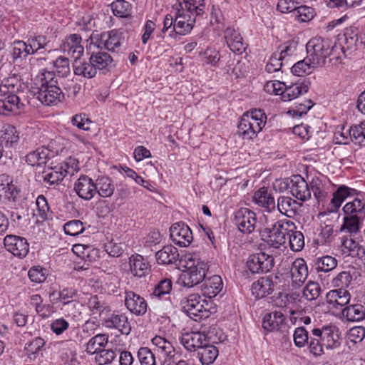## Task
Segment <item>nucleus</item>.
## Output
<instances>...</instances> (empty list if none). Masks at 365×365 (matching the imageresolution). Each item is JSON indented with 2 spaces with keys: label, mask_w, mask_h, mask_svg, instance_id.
I'll use <instances>...</instances> for the list:
<instances>
[{
  "label": "nucleus",
  "mask_w": 365,
  "mask_h": 365,
  "mask_svg": "<svg viewBox=\"0 0 365 365\" xmlns=\"http://www.w3.org/2000/svg\"><path fill=\"white\" fill-rule=\"evenodd\" d=\"M20 77L11 73L0 83V115L16 114L24 108L22 101L24 91Z\"/></svg>",
  "instance_id": "f257e3e1"
},
{
  "label": "nucleus",
  "mask_w": 365,
  "mask_h": 365,
  "mask_svg": "<svg viewBox=\"0 0 365 365\" xmlns=\"http://www.w3.org/2000/svg\"><path fill=\"white\" fill-rule=\"evenodd\" d=\"M180 264L185 268L182 274L184 286L192 287L205 279L208 269L207 264L201 260L197 254H185L180 259Z\"/></svg>",
  "instance_id": "f03ea898"
},
{
  "label": "nucleus",
  "mask_w": 365,
  "mask_h": 365,
  "mask_svg": "<svg viewBox=\"0 0 365 365\" xmlns=\"http://www.w3.org/2000/svg\"><path fill=\"white\" fill-rule=\"evenodd\" d=\"M307 58L313 66L317 67L322 66L326 63L328 56L334 52L341 51L344 52V47L334 44L331 45L329 39L322 38L321 37H314L311 38L306 45Z\"/></svg>",
  "instance_id": "7ed1b4c3"
},
{
  "label": "nucleus",
  "mask_w": 365,
  "mask_h": 365,
  "mask_svg": "<svg viewBox=\"0 0 365 365\" xmlns=\"http://www.w3.org/2000/svg\"><path fill=\"white\" fill-rule=\"evenodd\" d=\"M267 123V115L260 109L244 113L238 124V131L244 138L252 139L261 132Z\"/></svg>",
  "instance_id": "20e7f679"
},
{
  "label": "nucleus",
  "mask_w": 365,
  "mask_h": 365,
  "mask_svg": "<svg viewBox=\"0 0 365 365\" xmlns=\"http://www.w3.org/2000/svg\"><path fill=\"white\" fill-rule=\"evenodd\" d=\"M295 229V224L291 220L277 221L272 225V227H266L264 230V232L267 234L268 245L274 248H279L285 244L286 236Z\"/></svg>",
  "instance_id": "39448f33"
},
{
  "label": "nucleus",
  "mask_w": 365,
  "mask_h": 365,
  "mask_svg": "<svg viewBox=\"0 0 365 365\" xmlns=\"http://www.w3.org/2000/svg\"><path fill=\"white\" fill-rule=\"evenodd\" d=\"M210 303L197 294H192L182 302V309L195 321L209 317Z\"/></svg>",
  "instance_id": "423d86ee"
},
{
  "label": "nucleus",
  "mask_w": 365,
  "mask_h": 365,
  "mask_svg": "<svg viewBox=\"0 0 365 365\" xmlns=\"http://www.w3.org/2000/svg\"><path fill=\"white\" fill-rule=\"evenodd\" d=\"M88 49L91 52V62L98 70L110 69L113 66V58L105 51H102L101 42L98 41V34L93 33L89 40Z\"/></svg>",
  "instance_id": "0eeeda50"
},
{
  "label": "nucleus",
  "mask_w": 365,
  "mask_h": 365,
  "mask_svg": "<svg viewBox=\"0 0 365 365\" xmlns=\"http://www.w3.org/2000/svg\"><path fill=\"white\" fill-rule=\"evenodd\" d=\"M25 197L13 178L7 174L0 175V202L21 204Z\"/></svg>",
  "instance_id": "6e6552de"
},
{
  "label": "nucleus",
  "mask_w": 365,
  "mask_h": 365,
  "mask_svg": "<svg viewBox=\"0 0 365 365\" xmlns=\"http://www.w3.org/2000/svg\"><path fill=\"white\" fill-rule=\"evenodd\" d=\"M175 23L173 30L169 33L170 37H175L176 35H186L189 34L195 25L196 17L193 14L186 13L176 7Z\"/></svg>",
  "instance_id": "1a4fd4ad"
},
{
  "label": "nucleus",
  "mask_w": 365,
  "mask_h": 365,
  "mask_svg": "<svg viewBox=\"0 0 365 365\" xmlns=\"http://www.w3.org/2000/svg\"><path fill=\"white\" fill-rule=\"evenodd\" d=\"M312 334L314 336L319 338L327 349H336L340 345L339 331L336 326L329 324L322 328H314Z\"/></svg>",
  "instance_id": "9d476101"
},
{
  "label": "nucleus",
  "mask_w": 365,
  "mask_h": 365,
  "mask_svg": "<svg viewBox=\"0 0 365 365\" xmlns=\"http://www.w3.org/2000/svg\"><path fill=\"white\" fill-rule=\"evenodd\" d=\"M235 220L239 230L243 233L250 234L258 227L256 214L246 207L236 212Z\"/></svg>",
  "instance_id": "9b49d317"
},
{
  "label": "nucleus",
  "mask_w": 365,
  "mask_h": 365,
  "mask_svg": "<svg viewBox=\"0 0 365 365\" xmlns=\"http://www.w3.org/2000/svg\"><path fill=\"white\" fill-rule=\"evenodd\" d=\"M274 262L272 256L264 252H259L250 257L247 265L252 273H262L269 272L274 266Z\"/></svg>",
  "instance_id": "f8f14e48"
},
{
  "label": "nucleus",
  "mask_w": 365,
  "mask_h": 365,
  "mask_svg": "<svg viewBox=\"0 0 365 365\" xmlns=\"http://www.w3.org/2000/svg\"><path fill=\"white\" fill-rule=\"evenodd\" d=\"M172 241L180 247H187L192 241V233L190 227L184 222L173 224L170 229Z\"/></svg>",
  "instance_id": "ddd939ff"
},
{
  "label": "nucleus",
  "mask_w": 365,
  "mask_h": 365,
  "mask_svg": "<svg viewBox=\"0 0 365 365\" xmlns=\"http://www.w3.org/2000/svg\"><path fill=\"white\" fill-rule=\"evenodd\" d=\"M6 249L14 256L19 258L26 257L29 251V245L27 240L16 235H6L4 240Z\"/></svg>",
  "instance_id": "4468645a"
},
{
  "label": "nucleus",
  "mask_w": 365,
  "mask_h": 365,
  "mask_svg": "<svg viewBox=\"0 0 365 365\" xmlns=\"http://www.w3.org/2000/svg\"><path fill=\"white\" fill-rule=\"evenodd\" d=\"M350 298V294L346 289H336L327 294L326 302L330 310L343 312V307L349 302Z\"/></svg>",
  "instance_id": "2eb2a0df"
},
{
  "label": "nucleus",
  "mask_w": 365,
  "mask_h": 365,
  "mask_svg": "<svg viewBox=\"0 0 365 365\" xmlns=\"http://www.w3.org/2000/svg\"><path fill=\"white\" fill-rule=\"evenodd\" d=\"M34 96L43 105L47 106L56 105L63 98L62 91L58 86L36 90Z\"/></svg>",
  "instance_id": "dca6fc26"
},
{
  "label": "nucleus",
  "mask_w": 365,
  "mask_h": 365,
  "mask_svg": "<svg viewBox=\"0 0 365 365\" xmlns=\"http://www.w3.org/2000/svg\"><path fill=\"white\" fill-rule=\"evenodd\" d=\"M125 305L136 316H143L147 312L148 304L145 299L133 291L125 292Z\"/></svg>",
  "instance_id": "f3484780"
},
{
  "label": "nucleus",
  "mask_w": 365,
  "mask_h": 365,
  "mask_svg": "<svg viewBox=\"0 0 365 365\" xmlns=\"http://www.w3.org/2000/svg\"><path fill=\"white\" fill-rule=\"evenodd\" d=\"M61 50L75 60L80 58L84 52V48L81 45V37L78 34L69 35L63 41Z\"/></svg>",
  "instance_id": "a211bd4d"
},
{
  "label": "nucleus",
  "mask_w": 365,
  "mask_h": 365,
  "mask_svg": "<svg viewBox=\"0 0 365 365\" xmlns=\"http://www.w3.org/2000/svg\"><path fill=\"white\" fill-rule=\"evenodd\" d=\"M224 38L227 46L236 54H242L246 49L241 34L234 27L228 26L224 31Z\"/></svg>",
  "instance_id": "6ab92c4d"
},
{
  "label": "nucleus",
  "mask_w": 365,
  "mask_h": 365,
  "mask_svg": "<svg viewBox=\"0 0 365 365\" xmlns=\"http://www.w3.org/2000/svg\"><path fill=\"white\" fill-rule=\"evenodd\" d=\"M76 194L86 200H89L96 193V187L93 180L86 175H81L74 184Z\"/></svg>",
  "instance_id": "aec40b11"
},
{
  "label": "nucleus",
  "mask_w": 365,
  "mask_h": 365,
  "mask_svg": "<svg viewBox=\"0 0 365 365\" xmlns=\"http://www.w3.org/2000/svg\"><path fill=\"white\" fill-rule=\"evenodd\" d=\"M290 277L292 284L300 287L308 277V268L306 262L302 258L296 259L290 268Z\"/></svg>",
  "instance_id": "412c9836"
},
{
  "label": "nucleus",
  "mask_w": 365,
  "mask_h": 365,
  "mask_svg": "<svg viewBox=\"0 0 365 365\" xmlns=\"http://www.w3.org/2000/svg\"><path fill=\"white\" fill-rule=\"evenodd\" d=\"M207 341L206 335L201 331L186 332L181 336L180 341L188 351L198 350Z\"/></svg>",
  "instance_id": "4be33fe9"
},
{
  "label": "nucleus",
  "mask_w": 365,
  "mask_h": 365,
  "mask_svg": "<svg viewBox=\"0 0 365 365\" xmlns=\"http://www.w3.org/2000/svg\"><path fill=\"white\" fill-rule=\"evenodd\" d=\"M310 190L318 202L324 201L328 196L331 182L324 177H314L310 183Z\"/></svg>",
  "instance_id": "5701e85b"
},
{
  "label": "nucleus",
  "mask_w": 365,
  "mask_h": 365,
  "mask_svg": "<svg viewBox=\"0 0 365 365\" xmlns=\"http://www.w3.org/2000/svg\"><path fill=\"white\" fill-rule=\"evenodd\" d=\"M292 195L297 199L306 201L311 197V190L308 183L300 175H294L292 179Z\"/></svg>",
  "instance_id": "b1692460"
},
{
  "label": "nucleus",
  "mask_w": 365,
  "mask_h": 365,
  "mask_svg": "<svg viewBox=\"0 0 365 365\" xmlns=\"http://www.w3.org/2000/svg\"><path fill=\"white\" fill-rule=\"evenodd\" d=\"M344 215L365 217V197L358 194L349 200L343 207Z\"/></svg>",
  "instance_id": "393cba45"
},
{
  "label": "nucleus",
  "mask_w": 365,
  "mask_h": 365,
  "mask_svg": "<svg viewBox=\"0 0 365 365\" xmlns=\"http://www.w3.org/2000/svg\"><path fill=\"white\" fill-rule=\"evenodd\" d=\"M174 6L195 16H202L205 10V0H178Z\"/></svg>",
  "instance_id": "a878e982"
},
{
  "label": "nucleus",
  "mask_w": 365,
  "mask_h": 365,
  "mask_svg": "<svg viewBox=\"0 0 365 365\" xmlns=\"http://www.w3.org/2000/svg\"><path fill=\"white\" fill-rule=\"evenodd\" d=\"M131 273L137 277L148 274L150 270L148 262L140 255H133L129 258Z\"/></svg>",
  "instance_id": "bb28decb"
},
{
  "label": "nucleus",
  "mask_w": 365,
  "mask_h": 365,
  "mask_svg": "<svg viewBox=\"0 0 365 365\" xmlns=\"http://www.w3.org/2000/svg\"><path fill=\"white\" fill-rule=\"evenodd\" d=\"M179 256L178 249L173 245L164 246L155 253L158 263L164 265L175 264L179 259Z\"/></svg>",
  "instance_id": "cd10ccee"
},
{
  "label": "nucleus",
  "mask_w": 365,
  "mask_h": 365,
  "mask_svg": "<svg viewBox=\"0 0 365 365\" xmlns=\"http://www.w3.org/2000/svg\"><path fill=\"white\" fill-rule=\"evenodd\" d=\"M73 68L75 75L86 78H92L96 76L98 71L95 64L91 62V58L88 61L76 58L74 61Z\"/></svg>",
  "instance_id": "c85d7f7f"
},
{
  "label": "nucleus",
  "mask_w": 365,
  "mask_h": 365,
  "mask_svg": "<svg viewBox=\"0 0 365 365\" xmlns=\"http://www.w3.org/2000/svg\"><path fill=\"white\" fill-rule=\"evenodd\" d=\"M26 42L32 55L42 53L43 50L50 48L51 38L49 36L43 34H34L30 36Z\"/></svg>",
  "instance_id": "c756f323"
},
{
  "label": "nucleus",
  "mask_w": 365,
  "mask_h": 365,
  "mask_svg": "<svg viewBox=\"0 0 365 365\" xmlns=\"http://www.w3.org/2000/svg\"><path fill=\"white\" fill-rule=\"evenodd\" d=\"M104 325L107 328L117 329L123 334H128L131 330L128 317L124 314H112L105 320Z\"/></svg>",
  "instance_id": "7c9ffc66"
},
{
  "label": "nucleus",
  "mask_w": 365,
  "mask_h": 365,
  "mask_svg": "<svg viewBox=\"0 0 365 365\" xmlns=\"http://www.w3.org/2000/svg\"><path fill=\"white\" fill-rule=\"evenodd\" d=\"M223 283L221 277L213 275L206 279L202 284V292L205 297L210 299L217 296L222 289Z\"/></svg>",
  "instance_id": "2f4dec72"
},
{
  "label": "nucleus",
  "mask_w": 365,
  "mask_h": 365,
  "mask_svg": "<svg viewBox=\"0 0 365 365\" xmlns=\"http://www.w3.org/2000/svg\"><path fill=\"white\" fill-rule=\"evenodd\" d=\"M299 206L300 204L292 198L282 196L277 200V210L276 211L288 217H292L296 215Z\"/></svg>",
  "instance_id": "473e14b6"
},
{
  "label": "nucleus",
  "mask_w": 365,
  "mask_h": 365,
  "mask_svg": "<svg viewBox=\"0 0 365 365\" xmlns=\"http://www.w3.org/2000/svg\"><path fill=\"white\" fill-rule=\"evenodd\" d=\"M10 54L14 61H22L32 55L26 41L15 40L10 46Z\"/></svg>",
  "instance_id": "72a5a7b5"
},
{
  "label": "nucleus",
  "mask_w": 365,
  "mask_h": 365,
  "mask_svg": "<svg viewBox=\"0 0 365 365\" xmlns=\"http://www.w3.org/2000/svg\"><path fill=\"white\" fill-rule=\"evenodd\" d=\"M356 192L355 189L345 185L339 186L333 193V197L331 200V208L337 210L346 200L354 197Z\"/></svg>",
  "instance_id": "f704fd0d"
},
{
  "label": "nucleus",
  "mask_w": 365,
  "mask_h": 365,
  "mask_svg": "<svg viewBox=\"0 0 365 365\" xmlns=\"http://www.w3.org/2000/svg\"><path fill=\"white\" fill-rule=\"evenodd\" d=\"M308 89V85L305 83H296L290 86H286L284 83L281 97L282 100L284 101H292L307 93Z\"/></svg>",
  "instance_id": "c9c22d12"
},
{
  "label": "nucleus",
  "mask_w": 365,
  "mask_h": 365,
  "mask_svg": "<svg viewBox=\"0 0 365 365\" xmlns=\"http://www.w3.org/2000/svg\"><path fill=\"white\" fill-rule=\"evenodd\" d=\"M34 86L36 90L41 88L56 87L57 86V79L54 72L45 69L41 70L34 78Z\"/></svg>",
  "instance_id": "e433bc0d"
},
{
  "label": "nucleus",
  "mask_w": 365,
  "mask_h": 365,
  "mask_svg": "<svg viewBox=\"0 0 365 365\" xmlns=\"http://www.w3.org/2000/svg\"><path fill=\"white\" fill-rule=\"evenodd\" d=\"M152 343L155 346L156 351L163 355L164 357H173L175 356V349L172 341L168 339L155 336L152 339Z\"/></svg>",
  "instance_id": "4c0bfd02"
},
{
  "label": "nucleus",
  "mask_w": 365,
  "mask_h": 365,
  "mask_svg": "<svg viewBox=\"0 0 365 365\" xmlns=\"http://www.w3.org/2000/svg\"><path fill=\"white\" fill-rule=\"evenodd\" d=\"M284 320L285 317L280 312L268 313L263 318L262 327L268 331L277 330L283 324Z\"/></svg>",
  "instance_id": "58836bf2"
},
{
  "label": "nucleus",
  "mask_w": 365,
  "mask_h": 365,
  "mask_svg": "<svg viewBox=\"0 0 365 365\" xmlns=\"http://www.w3.org/2000/svg\"><path fill=\"white\" fill-rule=\"evenodd\" d=\"M344 254L352 257L363 258L365 257V249L351 238H346L341 244Z\"/></svg>",
  "instance_id": "ea45409f"
},
{
  "label": "nucleus",
  "mask_w": 365,
  "mask_h": 365,
  "mask_svg": "<svg viewBox=\"0 0 365 365\" xmlns=\"http://www.w3.org/2000/svg\"><path fill=\"white\" fill-rule=\"evenodd\" d=\"M267 277H262L252 285V293L257 298H262L272 293L273 288Z\"/></svg>",
  "instance_id": "a19ab883"
},
{
  "label": "nucleus",
  "mask_w": 365,
  "mask_h": 365,
  "mask_svg": "<svg viewBox=\"0 0 365 365\" xmlns=\"http://www.w3.org/2000/svg\"><path fill=\"white\" fill-rule=\"evenodd\" d=\"M198 356L202 365H210L217 357L218 350L215 346L209 344L207 341L205 344L199 349Z\"/></svg>",
  "instance_id": "79ce46f5"
},
{
  "label": "nucleus",
  "mask_w": 365,
  "mask_h": 365,
  "mask_svg": "<svg viewBox=\"0 0 365 365\" xmlns=\"http://www.w3.org/2000/svg\"><path fill=\"white\" fill-rule=\"evenodd\" d=\"M254 202L264 209H274L275 207L274 197L268 192L266 187H261L254 195Z\"/></svg>",
  "instance_id": "37998d69"
},
{
  "label": "nucleus",
  "mask_w": 365,
  "mask_h": 365,
  "mask_svg": "<svg viewBox=\"0 0 365 365\" xmlns=\"http://www.w3.org/2000/svg\"><path fill=\"white\" fill-rule=\"evenodd\" d=\"M106 36V34H104ZM107 38L102 40L98 37V41L101 42V46L103 45L107 50L115 51L122 43L123 41V34L116 30H112L106 35Z\"/></svg>",
  "instance_id": "c03bdc74"
},
{
  "label": "nucleus",
  "mask_w": 365,
  "mask_h": 365,
  "mask_svg": "<svg viewBox=\"0 0 365 365\" xmlns=\"http://www.w3.org/2000/svg\"><path fill=\"white\" fill-rule=\"evenodd\" d=\"M48 155L49 150L46 148H38L26 155V161L31 166L41 165L46 163Z\"/></svg>",
  "instance_id": "a18cd8bd"
},
{
  "label": "nucleus",
  "mask_w": 365,
  "mask_h": 365,
  "mask_svg": "<svg viewBox=\"0 0 365 365\" xmlns=\"http://www.w3.org/2000/svg\"><path fill=\"white\" fill-rule=\"evenodd\" d=\"M61 353V358L66 362L73 361L76 356V343L73 341H63L57 344Z\"/></svg>",
  "instance_id": "49530a36"
},
{
  "label": "nucleus",
  "mask_w": 365,
  "mask_h": 365,
  "mask_svg": "<svg viewBox=\"0 0 365 365\" xmlns=\"http://www.w3.org/2000/svg\"><path fill=\"white\" fill-rule=\"evenodd\" d=\"M342 314L349 321L359 322L365 318V308L360 304L351 305L343 309Z\"/></svg>",
  "instance_id": "de8ad7c7"
},
{
  "label": "nucleus",
  "mask_w": 365,
  "mask_h": 365,
  "mask_svg": "<svg viewBox=\"0 0 365 365\" xmlns=\"http://www.w3.org/2000/svg\"><path fill=\"white\" fill-rule=\"evenodd\" d=\"M96 192L102 197H110L115 190L114 185L111 180L108 177L98 178L96 182Z\"/></svg>",
  "instance_id": "09e8293b"
},
{
  "label": "nucleus",
  "mask_w": 365,
  "mask_h": 365,
  "mask_svg": "<svg viewBox=\"0 0 365 365\" xmlns=\"http://www.w3.org/2000/svg\"><path fill=\"white\" fill-rule=\"evenodd\" d=\"M76 296L77 291L73 288H63L58 292H53L50 294L51 297H53L54 303H61L62 306L74 300Z\"/></svg>",
  "instance_id": "8fccbe9b"
},
{
  "label": "nucleus",
  "mask_w": 365,
  "mask_h": 365,
  "mask_svg": "<svg viewBox=\"0 0 365 365\" xmlns=\"http://www.w3.org/2000/svg\"><path fill=\"white\" fill-rule=\"evenodd\" d=\"M344 45L341 46V48L344 47V55L346 56V52L347 51L354 50L356 47L358 42V30L356 28L350 27L347 28L344 34Z\"/></svg>",
  "instance_id": "3c124183"
},
{
  "label": "nucleus",
  "mask_w": 365,
  "mask_h": 365,
  "mask_svg": "<svg viewBox=\"0 0 365 365\" xmlns=\"http://www.w3.org/2000/svg\"><path fill=\"white\" fill-rule=\"evenodd\" d=\"M337 264L338 261L334 257L325 255L316 259L315 267L317 272H328L334 269Z\"/></svg>",
  "instance_id": "603ef678"
},
{
  "label": "nucleus",
  "mask_w": 365,
  "mask_h": 365,
  "mask_svg": "<svg viewBox=\"0 0 365 365\" xmlns=\"http://www.w3.org/2000/svg\"><path fill=\"white\" fill-rule=\"evenodd\" d=\"M297 43L294 41H289L280 45L274 52L286 64L287 59L296 51Z\"/></svg>",
  "instance_id": "864d4df0"
},
{
  "label": "nucleus",
  "mask_w": 365,
  "mask_h": 365,
  "mask_svg": "<svg viewBox=\"0 0 365 365\" xmlns=\"http://www.w3.org/2000/svg\"><path fill=\"white\" fill-rule=\"evenodd\" d=\"M19 140V133L17 129L11 125L5 127L4 133L0 138V140L7 147H11Z\"/></svg>",
  "instance_id": "5fc2aeb1"
},
{
  "label": "nucleus",
  "mask_w": 365,
  "mask_h": 365,
  "mask_svg": "<svg viewBox=\"0 0 365 365\" xmlns=\"http://www.w3.org/2000/svg\"><path fill=\"white\" fill-rule=\"evenodd\" d=\"M43 182L49 185L58 184L65 178V173L60 168H49L43 175Z\"/></svg>",
  "instance_id": "6e6d98bb"
},
{
  "label": "nucleus",
  "mask_w": 365,
  "mask_h": 365,
  "mask_svg": "<svg viewBox=\"0 0 365 365\" xmlns=\"http://www.w3.org/2000/svg\"><path fill=\"white\" fill-rule=\"evenodd\" d=\"M315 68H317V66H313L312 63L306 57L304 59L299 61L293 65L291 69L294 75L302 76L311 73L312 70Z\"/></svg>",
  "instance_id": "4d7b16f0"
},
{
  "label": "nucleus",
  "mask_w": 365,
  "mask_h": 365,
  "mask_svg": "<svg viewBox=\"0 0 365 365\" xmlns=\"http://www.w3.org/2000/svg\"><path fill=\"white\" fill-rule=\"evenodd\" d=\"M363 217L361 216L344 215L341 230L345 229L350 233L357 232L360 229V224Z\"/></svg>",
  "instance_id": "13d9d810"
},
{
  "label": "nucleus",
  "mask_w": 365,
  "mask_h": 365,
  "mask_svg": "<svg viewBox=\"0 0 365 365\" xmlns=\"http://www.w3.org/2000/svg\"><path fill=\"white\" fill-rule=\"evenodd\" d=\"M288 236L290 249L294 252L301 251L304 246V237L302 232L295 229L289 232Z\"/></svg>",
  "instance_id": "bf43d9fd"
},
{
  "label": "nucleus",
  "mask_w": 365,
  "mask_h": 365,
  "mask_svg": "<svg viewBox=\"0 0 365 365\" xmlns=\"http://www.w3.org/2000/svg\"><path fill=\"white\" fill-rule=\"evenodd\" d=\"M277 216V212L274 209H265L262 215L257 220V229L261 230L262 227H272V225L275 222V217Z\"/></svg>",
  "instance_id": "052dcab7"
},
{
  "label": "nucleus",
  "mask_w": 365,
  "mask_h": 365,
  "mask_svg": "<svg viewBox=\"0 0 365 365\" xmlns=\"http://www.w3.org/2000/svg\"><path fill=\"white\" fill-rule=\"evenodd\" d=\"M322 289L319 283L315 282H309L303 289V296L308 301L317 299Z\"/></svg>",
  "instance_id": "680f3d73"
},
{
  "label": "nucleus",
  "mask_w": 365,
  "mask_h": 365,
  "mask_svg": "<svg viewBox=\"0 0 365 365\" xmlns=\"http://www.w3.org/2000/svg\"><path fill=\"white\" fill-rule=\"evenodd\" d=\"M354 130V125L350 126L348 128L342 127L341 130H336L334 133V140L336 143L346 145L350 141L354 143V136L352 135V130Z\"/></svg>",
  "instance_id": "e2e57ef3"
},
{
  "label": "nucleus",
  "mask_w": 365,
  "mask_h": 365,
  "mask_svg": "<svg viewBox=\"0 0 365 365\" xmlns=\"http://www.w3.org/2000/svg\"><path fill=\"white\" fill-rule=\"evenodd\" d=\"M173 283L170 279H164L158 282L155 287L152 296L157 298H161L165 295H168L172 290Z\"/></svg>",
  "instance_id": "0e129e2a"
},
{
  "label": "nucleus",
  "mask_w": 365,
  "mask_h": 365,
  "mask_svg": "<svg viewBox=\"0 0 365 365\" xmlns=\"http://www.w3.org/2000/svg\"><path fill=\"white\" fill-rule=\"evenodd\" d=\"M53 63V67L60 76L66 77L70 74L71 68L68 58L65 56H59Z\"/></svg>",
  "instance_id": "69168bd1"
},
{
  "label": "nucleus",
  "mask_w": 365,
  "mask_h": 365,
  "mask_svg": "<svg viewBox=\"0 0 365 365\" xmlns=\"http://www.w3.org/2000/svg\"><path fill=\"white\" fill-rule=\"evenodd\" d=\"M63 230L66 235L76 236L84 231V227L81 221L73 220L64 225Z\"/></svg>",
  "instance_id": "338daca9"
},
{
  "label": "nucleus",
  "mask_w": 365,
  "mask_h": 365,
  "mask_svg": "<svg viewBox=\"0 0 365 365\" xmlns=\"http://www.w3.org/2000/svg\"><path fill=\"white\" fill-rule=\"evenodd\" d=\"M138 356L140 365H155V356L147 347H141L138 352Z\"/></svg>",
  "instance_id": "774afa93"
}]
</instances>
